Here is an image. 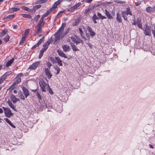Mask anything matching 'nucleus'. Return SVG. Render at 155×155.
<instances>
[{
	"instance_id": "nucleus-1",
	"label": "nucleus",
	"mask_w": 155,
	"mask_h": 155,
	"mask_svg": "<svg viewBox=\"0 0 155 155\" xmlns=\"http://www.w3.org/2000/svg\"><path fill=\"white\" fill-rule=\"evenodd\" d=\"M65 25V23H63L61 26L59 28V29L58 30L57 32H56L54 34L55 41L57 40L60 39V38H61V35L62 34V32L64 31V29Z\"/></svg>"
},
{
	"instance_id": "nucleus-2",
	"label": "nucleus",
	"mask_w": 155,
	"mask_h": 155,
	"mask_svg": "<svg viewBox=\"0 0 155 155\" xmlns=\"http://www.w3.org/2000/svg\"><path fill=\"white\" fill-rule=\"evenodd\" d=\"M121 15L122 17L124 18V19L127 21H128V19L127 16L128 15H132V13L130 11V8L129 7H128L126 8V11H122L121 12Z\"/></svg>"
},
{
	"instance_id": "nucleus-3",
	"label": "nucleus",
	"mask_w": 155,
	"mask_h": 155,
	"mask_svg": "<svg viewBox=\"0 0 155 155\" xmlns=\"http://www.w3.org/2000/svg\"><path fill=\"white\" fill-rule=\"evenodd\" d=\"M40 86L42 92H46V89L47 88V86L48 84H47L46 83L42 80H41L39 81Z\"/></svg>"
},
{
	"instance_id": "nucleus-4",
	"label": "nucleus",
	"mask_w": 155,
	"mask_h": 155,
	"mask_svg": "<svg viewBox=\"0 0 155 155\" xmlns=\"http://www.w3.org/2000/svg\"><path fill=\"white\" fill-rule=\"evenodd\" d=\"M5 112V114L6 117L10 118L13 115V114L11 112L10 110L8 108L3 107Z\"/></svg>"
},
{
	"instance_id": "nucleus-5",
	"label": "nucleus",
	"mask_w": 155,
	"mask_h": 155,
	"mask_svg": "<svg viewBox=\"0 0 155 155\" xmlns=\"http://www.w3.org/2000/svg\"><path fill=\"white\" fill-rule=\"evenodd\" d=\"M40 61L34 62L31 65L29 66V69L32 70H35L40 65Z\"/></svg>"
},
{
	"instance_id": "nucleus-6",
	"label": "nucleus",
	"mask_w": 155,
	"mask_h": 155,
	"mask_svg": "<svg viewBox=\"0 0 155 155\" xmlns=\"http://www.w3.org/2000/svg\"><path fill=\"white\" fill-rule=\"evenodd\" d=\"M71 39L74 42L76 43V45H78L81 43H83V41L77 37H76V38H75L73 37H71Z\"/></svg>"
},
{
	"instance_id": "nucleus-7",
	"label": "nucleus",
	"mask_w": 155,
	"mask_h": 155,
	"mask_svg": "<svg viewBox=\"0 0 155 155\" xmlns=\"http://www.w3.org/2000/svg\"><path fill=\"white\" fill-rule=\"evenodd\" d=\"M81 5V3L80 2H79L78 3H77L75 5H74L73 6L71 7L68 10V11L69 12H73L74 10L78 8Z\"/></svg>"
},
{
	"instance_id": "nucleus-8",
	"label": "nucleus",
	"mask_w": 155,
	"mask_h": 155,
	"mask_svg": "<svg viewBox=\"0 0 155 155\" xmlns=\"http://www.w3.org/2000/svg\"><path fill=\"white\" fill-rule=\"evenodd\" d=\"M144 34L146 35L150 36L151 35V30L146 25L144 28Z\"/></svg>"
},
{
	"instance_id": "nucleus-9",
	"label": "nucleus",
	"mask_w": 155,
	"mask_h": 155,
	"mask_svg": "<svg viewBox=\"0 0 155 155\" xmlns=\"http://www.w3.org/2000/svg\"><path fill=\"white\" fill-rule=\"evenodd\" d=\"M44 38V36L42 37L38 41V42L35 45L33 46V47L31 48L32 49H34L36 47H38L43 41V40Z\"/></svg>"
},
{
	"instance_id": "nucleus-10",
	"label": "nucleus",
	"mask_w": 155,
	"mask_h": 155,
	"mask_svg": "<svg viewBox=\"0 0 155 155\" xmlns=\"http://www.w3.org/2000/svg\"><path fill=\"white\" fill-rule=\"evenodd\" d=\"M22 90L26 97H27L30 95L28 89L25 87H23Z\"/></svg>"
},
{
	"instance_id": "nucleus-11",
	"label": "nucleus",
	"mask_w": 155,
	"mask_h": 155,
	"mask_svg": "<svg viewBox=\"0 0 155 155\" xmlns=\"http://www.w3.org/2000/svg\"><path fill=\"white\" fill-rule=\"evenodd\" d=\"M62 48L64 52L69 51L71 50L69 46L67 45H64L62 46Z\"/></svg>"
},
{
	"instance_id": "nucleus-12",
	"label": "nucleus",
	"mask_w": 155,
	"mask_h": 155,
	"mask_svg": "<svg viewBox=\"0 0 155 155\" xmlns=\"http://www.w3.org/2000/svg\"><path fill=\"white\" fill-rule=\"evenodd\" d=\"M57 52L58 55L61 57H64V58H67V57L66 54L61 50L58 49L57 51Z\"/></svg>"
},
{
	"instance_id": "nucleus-13",
	"label": "nucleus",
	"mask_w": 155,
	"mask_h": 155,
	"mask_svg": "<svg viewBox=\"0 0 155 155\" xmlns=\"http://www.w3.org/2000/svg\"><path fill=\"white\" fill-rule=\"evenodd\" d=\"M45 72L46 75L47 76L49 79H50L51 78L52 75L50 71L49 70L48 68H47L45 69Z\"/></svg>"
},
{
	"instance_id": "nucleus-14",
	"label": "nucleus",
	"mask_w": 155,
	"mask_h": 155,
	"mask_svg": "<svg viewBox=\"0 0 155 155\" xmlns=\"http://www.w3.org/2000/svg\"><path fill=\"white\" fill-rule=\"evenodd\" d=\"M11 99L12 101L14 103H15L17 101H20V99L16 97L13 94L11 95Z\"/></svg>"
},
{
	"instance_id": "nucleus-15",
	"label": "nucleus",
	"mask_w": 155,
	"mask_h": 155,
	"mask_svg": "<svg viewBox=\"0 0 155 155\" xmlns=\"http://www.w3.org/2000/svg\"><path fill=\"white\" fill-rule=\"evenodd\" d=\"M55 58L56 60L57 63H58L60 66H62L63 64L62 63V61L60 59V58L58 57H55Z\"/></svg>"
},
{
	"instance_id": "nucleus-16",
	"label": "nucleus",
	"mask_w": 155,
	"mask_h": 155,
	"mask_svg": "<svg viewBox=\"0 0 155 155\" xmlns=\"http://www.w3.org/2000/svg\"><path fill=\"white\" fill-rule=\"evenodd\" d=\"M155 10V7H151L150 6L147 7L146 8V11L148 13H151L153 12Z\"/></svg>"
},
{
	"instance_id": "nucleus-17",
	"label": "nucleus",
	"mask_w": 155,
	"mask_h": 155,
	"mask_svg": "<svg viewBox=\"0 0 155 155\" xmlns=\"http://www.w3.org/2000/svg\"><path fill=\"white\" fill-rule=\"evenodd\" d=\"M45 23V22L44 20L40 19L37 25L42 28L44 26Z\"/></svg>"
},
{
	"instance_id": "nucleus-18",
	"label": "nucleus",
	"mask_w": 155,
	"mask_h": 155,
	"mask_svg": "<svg viewBox=\"0 0 155 155\" xmlns=\"http://www.w3.org/2000/svg\"><path fill=\"white\" fill-rule=\"evenodd\" d=\"M34 31H36L37 33H41L42 32V28L36 25L35 27Z\"/></svg>"
},
{
	"instance_id": "nucleus-19",
	"label": "nucleus",
	"mask_w": 155,
	"mask_h": 155,
	"mask_svg": "<svg viewBox=\"0 0 155 155\" xmlns=\"http://www.w3.org/2000/svg\"><path fill=\"white\" fill-rule=\"evenodd\" d=\"M116 15V20L119 23H121L122 22V19L120 15L118 13H117Z\"/></svg>"
},
{
	"instance_id": "nucleus-20",
	"label": "nucleus",
	"mask_w": 155,
	"mask_h": 155,
	"mask_svg": "<svg viewBox=\"0 0 155 155\" xmlns=\"http://www.w3.org/2000/svg\"><path fill=\"white\" fill-rule=\"evenodd\" d=\"M105 14L107 16V17L108 18L110 19H111L113 18L112 17V16H111V15L110 14L109 12L107 9H105Z\"/></svg>"
},
{
	"instance_id": "nucleus-21",
	"label": "nucleus",
	"mask_w": 155,
	"mask_h": 155,
	"mask_svg": "<svg viewBox=\"0 0 155 155\" xmlns=\"http://www.w3.org/2000/svg\"><path fill=\"white\" fill-rule=\"evenodd\" d=\"M4 120H5V121L7 122L8 124L11 126H12V127L14 128H15V126L7 118H5L4 119Z\"/></svg>"
},
{
	"instance_id": "nucleus-22",
	"label": "nucleus",
	"mask_w": 155,
	"mask_h": 155,
	"mask_svg": "<svg viewBox=\"0 0 155 155\" xmlns=\"http://www.w3.org/2000/svg\"><path fill=\"white\" fill-rule=\"evenodd\" d=\"M71 46L72 47V49L74 51H76L79 50V49L76 46H75L74 43H71Z\"/></svg>"
},
{
	"instance_id": "nucleus-23",
	"label": "nucleus",
	"mask_w": 155,
	"mask_h": 155,
	"mask_svg": "<svg viewBox=\"0 0 155 155\" xmlns=\"http://www.w3.org/2000/svg\"><path fill=\"white\" fill-rule=\"evenodd\" d=\"M15 59L14 58H13L10 59L9 61L6 64V67H8L10 66L14 62Z\"/></svg>"
},
{
	"instance_id": "nucleus-24",
	"label": "nucleus",
	"mask_w": 155,
	"mask_h": 155,
	"mask_svg": "<svg viewBox=\"0 0 155 155\" xmlns=\"http://www.w3.org/2000/svg\"><path fill=\"white\" fill-rule=\"evenodd\" d=\"M7 103L8 104L9 106L13 110L15 111H16V110L15 109V107H14V105L13 104L12 102L8 100L7 101Z\"/></svg>"
},
{
	"instance_id": "nucleus-25",
	"label": "nucleus",
	"mask_w": 155,
	"mask_h": 155,
	"mask_svg": "<svg viewBox=\"0 0 155 155\" xmlns=\"http://www.w3.org/2000/svg\"><path fill=\"white\" fill-rule=\"evenodd\" d=\"M62 2V0H58V1L55 2L53 5V6L56 8L57 7V6L59 5Z\"/></svg>"
},
{
	"instance_id": "nucleus-26",
	"label": "nucleus",
	"mask_w": 155,
	"mask_h": 155,
	"mask_svg": "<svg viewBox=\"0 0 155 155\" xmlns=\"http://www.w3.org/2000/svg\"><path fill=\"white\" fill-rule=\"evenodd\" d=\"M137 25L138 27L142 29V24L141 22V21L140 20V19L139 18H137Z\"/></svg>"
},
{
	"instance_id": "nucleus-27",
	"label": "nucleus",
	"mask_w": 155,
	"mask_h": 155,
	"mask_svg": "<svg viewBox=\"0 0 155 155\" xmlns=\"http://www.w3.org/2000/svg\"><path fill=\"white\" fill-rule=\"evenodd\" d=\"M14 17H15L14 15H8L7 16L4 17L3 18V19L4 20L6 19H11L13 18Z\"/></svg>"
},
{
	"instance_id": "nucleus-28",
	"label": "nucleus",
	"mask_w": 155,
	"mask_h": 155,
	"mask_svg": "<svg viewBox=\"0 0 155 155\" xmlns=\"http://www.w3.org/2000/svg\"><path fill=\"white\" fill-rule=\"evenodd\" d=\"M97 16H98V18L99 19H101L103 20L104 19H106V17L104 16H102L101 15V14L99 12L97 13Z\"/></svg>"
},
{
	"instance_id": "nucleus-29",
	"label": "nucleus",
	"mask_w": 155,
	"mask_h": 155,
	"mask_svg": "<svg viewBox=\"0 0 155 155\" xmlns=\"http://www.w3.org/2000/svg\"><path fill=\"white\" fill-rule=\"evenodd\" d=\"M56 8L53 6L51 8H50L47 11V12L49 15L50 13L52 12Z\"/></svg>"
},
{
	"instance_id": "nucleus-30",
	"label": "nucleus",
	"mask_w": 155,
	"mask_h": 155,
	"mask_svg": "<svg viewBox=\"0 0 155 155\" xmlns=\"http://www.w3.org/2000/svg\"><path fill=\"white\" fill-rule=\"evenodd\" d=\"M56 8L53 6L51 8H50L47 11V12L49 15L50 13L52 12Z\"/></svg>"
},
{
	"instance_id": "nucleus-31",
	"label": "nucleus",
	"mask_w": 155,
	"mask_h": 155,
	"mask_svg": "<svg viewBox=\"0 0 155 155\" xmlns=\"http://www.w3.org/2000/svg\"><path fill=\"white\" fill-rule=\"evenodd\" d=\"M56 8L53 6L51 8H50L47 11V12L49 15L50 13L52 12Z\"/></svg>"
},
{
	"instance_id": "nucleus-32",
	"label": "nucleus",
	"mask_w": 155,
	"mask_h": 155,
	"mask_svg": "<svg viewBox=\"0 0 155 155\" xmlns=\"http://www.w3.org/2000/svg\"><path fill=\"white\" fill-rule=\"evenodd\" d=\"M54 69L57 71V72L55 73V74H58L59 73L60 71V68L57 66H54Z\"/></svg>"
},
{
	"instance_id": "nucleus-33",
	"label": "nucleus",
	"mask_w": 155,
	"mask_h": 155,
	"mask_svg": "<svg viewBox=\"0 0 155 155\" xmlns=\"http://www.w3.org/2000/svg\"><path fill=\"white\" fill-rule=\"evenodd\" d=\"M70 30V29L69 28L66 31H65L61 35V38H62L64 37L66 35L69 31Z\"/></svg>"
},
{
	"instance_id": "nucleus-34",
	"label": "nucleus",
	"mask_w": 155,
	"mask_h": 155,
	"mask_svg": "<svg viewBox=\"0 0 155 155\" xmlns=\"http://www.w3.org/2000/svg\"><path fill=\"white\" fill-rule=\"evenodd\" d=\"M21 16H22L23 17L26 18H31V16L30 15L28 14H21Z\"/></svg>"
},
{
	"instance_id": "nucleus-35",
	"label": "nucleus",
	"mask_w": 155,
	"mask_h": 155,
	"mask_svg": "<svg viewBox=\"0 0 155 155\" xmlns=\"http://www.w3.org/2000/svg\"><path fill=\"white\" fill-rule=\"evenodd\" d=\"M10 36L8 35H6L5 37L4 38V40L6 42H7L9 40Z\"/></svg>"
},
{
	"instance_id": "nucleus-36",
	"label": "nucleus",
	"mask_w": 155,
	"mask_h": 155,
	"mask_svg": "<svg viewBox=\"0 0 155 155\" xmlns=\"http://www.w3.org/2000/svg\"><path fill=\"white\" fill-rule=\"evenodd\" d=\"M8 32V31L7 30H4L1 33V35H0V37L3 36L5 35Z\"/></svg>"
},
{
	"instance_id": "nucleus-37",
	"label": "nucleus",
	"mask_w": 155,
	"mask_h": 155,
	"mask_svg": "<svg viewBox=\"0 0 155 155\" xmlns=\"http://www.w3.org/2000/svg\"><path fill=\"white\" fill-rule=\"evenodd\" d=\"M30 30L29 29H26L24 33V34L23 35L27 37V36L28 35L29 32Z\"/></svg>"
},
{
	"instance_id": "nucleus-38",
	"label": "nucleus",
	"mask_w": 155,
	"mask_h": 155,
	"mask_svg": "<svg viewBox=\"0 0 155 155\" xmlns=\"http://www.w3.org/2000/svg\"><path fill=\"white\" fill-rule=\"evenodd\" d=\"M47 88H46V89H48V90L49 91V93L51 94H53V91H52L51 89V88H50L49 85H48L47 86Z\"/></svg>"
},
{
	"instance_id": "nucleus-39",
	"label": "nucleus",
	"mask_w": 155,
	"mask_h": 155,
	"mask_svg": "<svg viewBox=\"0 0 155 155\" xmlns=\"http://www.w3.org/2000/svg\"><path fill=\"white\" fill-rule=\"evenodd\" d=\"M23 36L21 38V41H20V43H19L20 44H22V43H23L24 42V41H25V39L26 38V37L24 36V35H23Z\"/></svg>"
},
{
	"instance_id": "nucleus-40",
	"label": "nucleus",
	"mask_w": 155,
	"mask_h": 155,
	"mask_svg": "<svg viewBox=\"0 0 155 155\" xmlns=\"http://www.w3.org/2000/svg\"><path fill=\"white\" fill-rule=\"evenodd\" d=\"M19 10L20 9L18 8H11L10 11L12 12H16Z\"/></svg>"
},
{
	"instance_id": "nucleus-41",
	"label": "nucleus",
	"mask_w": 155,
	"mask_h": 155,
	"mask_svg": "<svg viewBox=\"0 0 155 155\" xmlns=\"http://www.w3.org/2000/svg\"><path fill=\"white\" fill-rule=\"evenodd\" d=\"M50 60L53 64L54 63H57L56 60H55L54 58L51 57L49 58Z\"/></svg>"
},
{
	"instance_id": "nucleus-42",
	"label": "nucleus",
	"mask_w": 155,
	"mask_h": 155,
	"mask_svg": "<svg viewBox=\"0 0 155 155\" xmlns=\"http://www.w3.org/2000/svg\"><path fill=\"white\" fill-rule=\"evenodd\" d=\"M79 31L81 35V37H83V36L84 35V34L83 32V31L82 29L81 28H79Z\"/></svg>"
},
{
	"instance_id": "nucleus-43",
	"label": "nucleus",
	"mask_w": 155,
	"mask_h": 155,
	"mask_svg": "<svg viewBox=\"0 0 155 155\" xmlns=\"http://www.w3.org/2000/svg\"><path fill=\"white\" fill-rule=\"evenodd\" d=\"M36 96L39 100H41V97L38 92H37L36 94Z\"/></svg>"
},
{
	"instance_id": "nucleus-44",
	"label": "nucleus",
	"mask_w": 155,
	"mask_h": 155,
	"mask_svg": "<svg viewBox=\"0 0 155 155\" xmlns=\"http://www.w3.org/2000/svg\"><path fill=\"white\" fill-rule=\"evenodd\" d=\"M40 15H37L35 17V18L34 19H32L31 20V21H33L34 20H35L36 21H37L38 18H40Z\"/></svg>"
},
{
	"instance_id": "nucleus-45",
	"label": "nucleus",
	"mask_w": 155,
	"mask_h": 155,
	"mask_svg": "<svg viewBox=\"0 0 155 155\" xmlns=\"http://www.w3.org/2000/svg\"><path fill=\"white\" fill-rule=\"evenodd\" d=\"M48 15V14L46 12L42 15L41 19L44 20V18L47 16Z\"/></svg>"
},
{
	"instance_id": "nucleus-46",
	"label": "nucleus",
	"mask_w": 155,
	"mask_h": 155,
	"mask_svg": "<svg viewBox=\"0 0 155 155\" xmlns=\"http://www.w3.org/2000/svg\"><path fill=\"white\" fill-rule=\"evenodd\" d=\"M22 8L24 10L26 11H28V12L30 11V9L29 8H28L24 6H22Z\"/></svg>"
},
{
	"instance_id": "nucleus-47",
	"label": "nucleus",
	"mask_w": 155,
	"mask_h": 155,
	"mask_svg": "<svg viewBox=\"0 0 155 155\" xmlns=\"http://www.w3.org/2000/svg\"><path fill=\"white\" fill-rule=\"evenodd\" d=\"M80 22V20L79 19H77L73 24V25L75 26L78 24Z\"/></svg>"
},
{
	"instance_id": "nucleus-48",
	"label": "nucleus",
	"mask_w": 155,
	"mask_h": 155,
	"mask_svg": "<svg viewBox=\"0 0 155 155\" xmlns=\"http://www.w3.org/2000/svg\"><path fill=\"white\" fill-rule=\"evenodd\" d=\"M92 20H96V19H99V18L97 17L95 14H94L93 16L92 17Z\"/></svg>"
},
{
	"instance_id": "nucleus-49",
	"label": "nucleus",
	"mask_w": 155,
	"mask_h": 155,
	"mask_svg": "<svg viewBox=\"0 0 155 155\" xmlns=\"http://www.w3.org/2000/svg\"><path fill=\"white\" fill-rule=\"evenodd\" d=\"M44 52H43V51H42L41 50L39 53V58H41L42 57V56Z\"/></svg>"
},
{
	"instance_id": "nucleus-50",
	"label": "nucleus",
	"mask_w": 155,
	"mask_h": 155,
	"mask_svg": "<svg viewBox=\"0 0 155 155\" xmlns=\"http://www.w3.org/2000/svg\"><path fill=\"white\" fill-rule=\"evenodd\" d=\"M17 84L16 82H15L13 84H12L9 88V89H11L12 90L15 88V85L16 84Z\"/></svg>"
},
{
	"instance_id": "nucleus-51",
	"label": "nucleus",
	"mask_w": 155,
	"mask_h": 155,
	"mask_svg": "<svg viewBox=\"0 0 155 155\" xmlns=\"http://www.w3.org/2000/svg\"><path fill=\"white\" fill-rule=\"evenodd\" d=\"M12 73V72L11 71H10L8 72H6L4 74H5L6 77H7L8 76L10 75Z\"/></svg>"
},
{
	"instance_id": "nucleus-52",
	"label": "nucleus",
	"mask_w": 155,
	"mask_h": 155,
	"mask_svg": "<svg viewBox=\"0 0 155 155\" xmlns=\"http://www.w3.org/2000/svg\"><path fill=\"white\" fill-rule=\"evenodd\" d=\"M90 33L91 36L92 37H94L95 35V33L93 31H91Z\"/></svg>"
},
{
	"instance_id": "nucleus-53",
	"label": "nucleus",
	"mask_w": 155,
	"mask_h": 155,
	"mask_svg": "<svg viewBox=\"0 0 155 155\" xmlns=\"http://www.w3.org/2000/svg\"><path fill=\"white\" fill-rule=\"evenodd\" d=\"M47 65L48 67V68H49V69H50V68H51V66H52V65L51 64V63H50V62H48L47 63Z\"/></svg>"
},
{
	"instance_id": "nucleus-54",
	"label": "nucleus",
	"mask_w": 155,
	"mask_h": 155,
	"mask_svg": "<svg viewBox=\"0 0 155 155\" xmlns=\"http://www.w3.org/2000/svg\"><path fill=\"white\" fill-rule=\"evenodd\" d=\"M87 29L88 30V32L90 33L92 31L91 28L88 26H87Z\"/></svg>"
},
{
	"instance_id": "nucleus-55",
	"label": "nucleus",
	"mask_w": 155,
	"mask_h": 155,
	"mask_svg": "<svg viewBox=\"0 0 155 155\" xmlns=\"http://www.w3.org/2000/svg\"><path fill=\"white\" fill-rule=\"evenodd\" d=\"M19 97H20L21 99H22L24 100H25V98L22 93L19 96Z\"/></svg>"
},
{
	"instance_id": "nucleus-56",
	"label": "nucleus",
	"mask_w": 155,
	"mask_h": 155,
	"mask_svg": "<svg viewBox=\"0 0 155 155\" xmlns=\"http://www.w3.org/2000/svg\"><path fill=\"white\" fill-rule=\"evenodd\" d=\"M21 79L20 78H18L17 80L15 82H16L17 84L20 83L21 82Z\"/></svg>"
},
{
	"instance_id": "nucleus-57",
	"label": "nucleus",
	"mask_w": 155,
	"mask_h": 155,
	"mask_svg": "<svg viewBox=\"0 0 155 155\" xmlns=\"http://www.w3.org/2000/svg\"><path fill=\"white\" fill-rule=\"evenodd\" d=\"M50 43V41H47L45 45V46H47L49 45Z\"/></svg>"
},
{
	"instance_id": "nucleus-58",
	"label": "nucleus",
	"mask_w": 155,
	"mask_h": 155,
	"mask_svg": "<svg viewBox=\"0 0 155 155\" xmlns=\"http://www.w3.org/2000/svg\"><path fill=\"white\" fill-rule=\"evenodd\" d=\"M116 2L120 4L124 3V2L121 1H116Z\"/></svg>"
},
{
	"instance_id": "nucleus-59",
	"label": "nucleus",
	"mask_w": 155,
	"mask_h": 155,
	"mask_svg": "<svg viewBox=\"0 0 155 155\" xmlns=\"http://www.w3.org/2000/svg\"><path fill=\"white\" fill-rule=\"evenodd\" d=\"M141 4V3L140 2H136L135 3V5L137 6L140 5Z\"/></svg>"
},
{
	"instance_id": "nucleus-60",
	"label": "nucleus",
	"mask_w": 155,
	"mask_h": 155,
	"mask_svg": "<svg viewBox=\"0 0 155 155\" xmlns=\"http://www.w3.org/2000/svg\"><path fill=\"white\" fill-rule=\"evenodd\" d=\"M22 75V73H20V74H18L17 76L16 77V78H18L19 77H21Z\"/></svg>"
},
{
	"instance_id": "nucleus-61",
	"label": "nucleus",
	"mask_w": 155,
	"mask_h": 155,
	"mask_svg": "<svg viewBox=\"0 0 155 155\" xmlns=\"http://www.w3.org/2000/svg\"><path fill=\"white\" fill-rule=\"evenodd\" d=\"M6 77H6V76L5 74H4L1 78L3 79V80L4 81L6 78Z\"/></svg>"
},
{
	"instance_id": "nucleus-62",
	"label": "nucleus",
	"mask_w": 155,
	"mask_h": 155,
	"mask_svg": "<svg viewBox=\"0 0 155 155\" xmlns=\"http://www.w3.org/2000/svg\"><path fill=\"white\" fill-rule=\"evenodd\" d=\"M48 48V46H45V47L44 48H43L41 50L42 51H43V52H44V51L46 50V49Z\"/></svg>"
},
{
	"instance_id": "nucleus-63",
	"label": "nucleus",
	"mask_w": 155,
	"mask_h": 155,
	"mask_svg": "<svg viewBox=\"0 0 155 155\" xmlns=\"http://www.w3.org/2000/svg\"><path fill=\"white\" fill-rule=\"evenodd\" d=\"M48 48V46H45V47L44 48H43L41 50L42 51H43V52H44V51L46 50V49Z\"/></svg>"
},
{
	"instance_id": "nucleus-64",
	"label": "nucleus",
	"mask_w": 155,
	"mask_h": 155,
	"mask_svg": "<svg viewBox=\"0 0 155 155\" xmlns=\"http://www.w3.org/2000/svg\"><path fill=\"white\" fill-rule=\"evenodd\" d=\"M152 31L154 38H155V30H152Z\"/></svg>"
}]
</instances>
